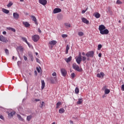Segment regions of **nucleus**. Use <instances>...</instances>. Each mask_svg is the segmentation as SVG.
Listing matches in <instances>:
<instances>
[{
    "label": "nucleus",
    "instance_id": "f257e3e1",
    "mask_svg": "<svg viewBox=\"0 0 124 124\" xmlns=\"http://www.w3.org/2000/svg\"><path fill=\"white\" fill-rule=\"evenodd\" d=\"M99 31L101 34H108L109 33V30L106 29V27L103 25L99 26Z\"/></svg>",
    "mask_w": 124,
    "mask_h": 124
},
{
    "label": "nucleus",
    "instance_id": "f03ea898",
    "mask_svg": "<svg viewBox=\"0 0 124 124\" xmlns=\"http://www.w3.org/2000/svg\"><path fill=\"white\" fill-rule=\"evenodd\" d=\"M72 67L73 69H75L77 71H78V72H82L83 69L82 68H80L79 66L78 65H77L76 63L73 64Z\"/></svg>",
    "mask_w": 124,
    "mask_h": 124
},
{
    "label": "nucleus",
    "instance_id": "7ed1b4c3",
    "mask_svg": "<svg viewBox=\"0 0 124 124\" xmlns=\"http://www.w3.org/2000/svg\"><path fill=\"white\" fill-rule=\"evenodd\" d=\"M86 56L87 58H93L94 52H93V51H89L86 54Z\"/></svg>",
    "mask_w": 124,
    "mask_h": 124
},
{
    "label": "nucleus",
    "instance_id": "20e7f679",
    "mask_svg": "<svg viewBox=\"0 0 124 124\" xmlns=\"http://www.w3.org/2000/svg\"><path fill=\"white\" fill-rule=\"evenodd\" d=\"M40 38V37L38 35H34L32 36V40L33 41H34V42H37V41L39 40Z\"/></svg>",
    "mask_w": 124,
    "mask_h": 124
},
{
    "label": "nucleus",
    "instance_id": "39448f33",
    "mask_svg": "<svg viewBox=\"0 0 124 124\" xmlns=\"http://www.w3.org/2000/svg\"><path fill=\"white\" fill-rule=\"evenodd\" d=\"M61 72L62 75L63 77H65V76H66V75L67 74V72L66 71V70L64 68H62L61 69Z\"/></svg>",
    "mask_w": 124,
    "mask_h": 124
},
{
    "label": "nucleus",
    "instance_id": "423d86ee",
    "mask_svg": "<svg viewBox=\"0 0 124 124\" xmlns=\"http://www.w3.org/2000/svg\"><path fill=\"white\" fill-rule=\"evenodd\" d=\"M76 62L78 64H80L81 63V62H82V56L79 55L78 57L76 59Z\"/></svg>",
    "mask_w": 124,
    "mask_h": 124
},
{
    "label": "nucleus",
    "instance_id": "0eeeda50",
    "mask_svg": "<svg viewBox=\"0 0 124 124\" xmlns=\"http://www.w3.org/2000/svg\"><path fill=\"white\" fill-rule=\"evenodd\" d=\"M50 82L51 84H55V82H58V78H57V77H55L53 78H51Z\"/></svg>",
    "mask_w": 124,
    "mask_h": 124
},
{
    "label": "nucleus",
    "instance_id": "6e6552de",
    "mask_svg": "<svg viewBox=\"0 0 124 124\" xmlns=\"http://www.w3.org/2000/svg\"><path fill=\"white\" fill-rule=\"evenodd\" d=\"M31 18L32 20L34 22L35 25H38V23H37V19H36V17H35L34 16H31Z\"/></svg>",
    "mask_w": 124,
    "mask_h": 124
},
{
    "label": "nucleus",
    "instance_id": "1a4fd4ad",
    "mask_svg": "<svg viewBox=\"0 0 124 124\" xmlns=\"http://www.w3.org/2000/svg\"><path fill=\"white\" fill-rule=\"evenodd\" d=\"M53 12L54 14H56V13H60V12H62V9H61L60 8H56L54 9Z\"/></svg>",
    "mask_w": 124,
    "mask_h": 124
},
{
    "label": "nucleus",
    "instance_id": "9d476101",
    "mask_svg": "<svg viewBox=\"0 0 124 124\" xmlns=\"http://www.w3.org/2000/svg\"><path fill=\"white\" fill-rule=\"evenodd\" d=\"M39 2L42 5H46L47 4V0H39Z\"/></svg>",
    "mask_w": 124,
    "mask_h": 124
},
{
    "label": "nucleus",
    "instance_id": "9b49d317",
    "mask_svg": "<svg viewBox=\"0 0 124 124\" xmlns=\"http://www.w3.org/2000/svg\"><path fill=\"white\" fill-rule=\"evenodd\" d=\"M81 21L84 24H86V25H88V24H89V23H90V21H89V20H88V19H87V18H86L85 17H82L81 18Z\"/></svg>",
    "mask_w": 124,
    "mask_h": 124
},
{
    "label": "nucleus",
    "instance_id": "f8f14e48",
    "mask_svg": "<svg viewBox=\"0 0 124 124\" xmlns=\"http://www.w3.org/2000/svg\"><path fill=\"white\" fill-rule=\"evenodd\" d=\"M106 88H107V87H106V86H105L103 87V90H104V89H105V93L106 94H108V93H110V90H109Z\"/></svg>",
    "mask_w": 124,
    "mask_h": 124
},
{
    "label": "nucleus",
    "instance_id": "ddd939ff",
    "mask_svg": "<svg viewBox=\"0 0 124 124\" xmlns=\"http://www.w3.org/2000/svg\"><path fill=\"white\" fill-rule=\"evenodd\" d=\"M0 41H1L2 42H6L7 40H6V38L4 37L2 35H0Z\"/></svg>",
    "mask_w": 124,
    "mask_h": 124
},
{
    "label": "nucleus",
    "instance_id": "4468645a",
    "mask_svg": "<svg viewBox=\"0 0 124 124\" xmlns=\"http://www.w3.org/2000/svg\"><path fill=\"white\" fill-rule=\"evenodd\" d=\"M13 17L14 19H19V16L18 13H13Z\"/></svg>",
    "mask_w": 124,
    "mask_h": 124
},
{
    "label": "nucleus",
    "instance_id": "2eb2a0df",
    "mask_svg": "<svg viewBox=\"0 0 124 124\" xmlns=\"http://www.w3.org/2000/svg\"><path fill=\"white\" fill-rule=\"evenodd\" d=\"M48 44H49V45H53V46H54L57 44V42L55 40L50 41L49 42Z\"/></svg>",
    "mask_w": 124,
    "mask_h": 124
},
{
    "label": "nucleus",
    "instance_id": "dca6fc26",
    "mask_svg": "<svg viewBox=\"0 0 124 124\" xmlns=\"http://www.w3.org/2000/svg\"><path fill=\"white\" fill-rule=\"evenodd\" d=\"M105 75L104 73L102 72L100 74H97V77H98V78H101V76L103 78Z\"/></svg>",
    "mask_w": 124,
    "mask_h": 124
},
{
    "label": "nucleus",
    "instance_id": "f3484780",
    "mask_svg": "<svg viewBox=\"0 0 124 124\" xmlns=\"http://www.w3.org/2000/svg\"><path fill=\"white\" fill-rule=\"evenodd\" d=\"M23 25H24L26 28H29V27L31 26V24L28 22H23Z\"/></svg>",
    "mask_w": 124,
    "mask_h": 124
},
{
    "label": "nucleus",
    "instance_id": "a211bd4d",
    "mask_svg": "<svg viewBox=\"0 0 124 124\" xmlns=\"http://www.w3.org/2000/svg\"><path fill=\"white\" fill-rule=\"evenodd\" d=\"M22 40H23V41H24V42H26V44L28 45V46L30 47L31 46V44H30V43H29V42H28V40H27V39L26 38V37H22Z\"/></svg>",
    "mask_w": 124,
    "mask_h": 124
},
{
    "label": "nucleus",
    "instance_id": "6ab92c4d",
    "mask_svg": "<svg viewBox=\"0 0 124 124\" xmlns=\"http://www.w3.org/2000/svg\"><path fill=\"white\" fill-rule=\"evenodd\" d=\"M100 16H101V15L99 13H94V16L95 17V18H96V19H98V18H100Z\"/></svg>",
    "mask_w": 124,
    "mask_h": 124
},
{
    "label": "nucleus",
    "instance_id": "aec40b11",
    "mask_svg": "<svg viewBox=\"0 0 124 124\" xmlns=\"http://www.w3.org/2000/svg\"><path fill=\"white\" fill-rule=\"evenodd\" d=\"M2 11L4 13H5V14H8V13H9V10H7L6 9L2 8Z\"/></svg>",
    "mask_w": 124,
    "mask_h": 124
},
{
    "label": "nucleus",
    "instance_id": "412c9836",
    "mask_svg": "<svg viewBox=\"0 0 124 124\" xmlns=\"http://www.w3.org/2000/svg\"><path fill=\"white\" fill-rule=\"evenodd\" d=\"M7 30L8 31H13V32H16V30L11 27L7 28Z\"/></svg>",
    "mask_w": 124,
    "mask_h": 124
},
{
    "label": "nucleus",
    "instance_id": "4be33fe9",
    "mask_svg": "<svg viewBox=\"0 0 124 124\" xmlns=\"http://www.w3.org/2000/svg\"><path fill=\"white\" fill-rule=\"evenodd\" d=\"M72 59V57L70 56L69 58L65 59V62H70Z\"/></svg>",
    "mask_w": 124,
    "mask_h": 124
},
{
    "label": "nucleus",
    "instance_id": "5701e85b",
    "mask_svg": "<svg viewBox=\"0 0 124 124\" xmlns=\"http://www.w3.org/2000/svg\"><path fill=\"white\" fill-rule=\"evenodd\" d=\"M41 83H42L41 89L42 90H43L44 88H45V82H44V80H42Z\"/></svg>",
    "mask_w": 124,
    "mask_h": 124
},
{
    "label": "nucleus",
    "instance_id": "b1692460",
    "mask_svg": "<svg viewBox=\"0 0 124 124\" xmlns=\"http://www.w3.org/2000/svg\"><path fill=\"white\" fill-rule=\"evenodd\" d=\"M32 118V115H30L29 116H28L27 117V121H28V122H30Z\"/></svg>",
    "mask_w": 124,
    "mask_h": 124
},
{
    "label": "nucleus",
    "instance_id": "393cba45",
    "mask_svg": "<svg viewBox=\"0 0 124 124\" xmlns=\"http://www.w3.org/2000/svg\"><path fill=\"white\" fill-rule=\"evenodd\" d=\"M64 111H65V110L63 108H61L59 110V112L60 113V114H62V113H64Z\"/></svg>",
    "mask_w": 124,
    "mask_h": 124
},
{
    "label": "nucleus",
    "instance_id": "a878e982",
    "mask_svg": "<svg viewBox=\"0 0 124 124\" xmlns=\"http://www.w3.org/2000/svg\"><path fill=\"white\" fill-rule=\"evenodd\" d=\"M62 102H59L56 104V108L58 109L60 108V106L62 105Z\"/></svg>",
    "mask_w": 124,
    "mask_h": 124
},
{
    "label": "nucleus",
    "instance_id": "bb28decb",
    "mask_svg": "<svg viewBox=\"0 0 124 124\" xmlns=\"http://www.w3.org/2000/svg\"><path fill=\"white\" fill-rule=\"evenodd\" d=\"M82 102H83V100L82 98H79L78 100V101H77V104H82Z\"/></svg>",
    "mask_w": 124,
    "mask_h": 124
},
{
    "label": "nucleus",
    "instance_id": "cd10ccee",
    "mask_svg": "<svg viewBox=\"0 0 124 124\" xmlns=\"http://www.w3.org/2000/svg\"><path fill=\"white\" fill-rule=\"evenodd\" d=\"M23 50V48L22 46H19L17 47V51H20L22 52Z\"/></svg>",
    "mask_w": 124,
    "mask_h": 124
},
{
    "label": "nucleus",
    "instance_id": "c85d7f7f",
    "mask_svg": "<svg viewBox=\"0 0 124 124\" xmlns=\"http://www.w3.org/2000/svg\"><path fill=\"white\" fill-rule=\"evenodd\" d=\"M15 115V112L12 111L8 114L9 117H12L13 116H14Z\"/></svg>",
    "mask_w": 124,
    "mask_h": 124
},
{
    "label": "nucleus",
    "instance_id": "c756f323",
    "mask_svg": "<svg viewBox=\"0 0 124 124\" xmlns=\"http://www.w3.org/2000/svg\"><path fill=\"white\" fill-rule=\"evenodd\" d=\"M69 49H70L69 45H67L66 46V51H65L66 54H68V50H69Z\"/></svg>",
    "mask_w": 124,
    "mask_h": 124
},
{
    "label": "nucleus",
    "instance_id": "7c9ffc66",
    "mask_svg": "<svg viewBox=\"0 0 124 124\" xmlns=\"http://www.w3.org/2000/svg\"><path fill=\"white\" fill-rule=\"evenodd\" d=\"M13 5V3L12 1L9 2V3L7 5V7H11Z\"/></svg>",
    "mask_w": 124,
    "mask_h": 124
},
{
    "label": "nucleus",
    "instance_id": "2f4dec72",
    "mask_svg": "<svg viewBox=\"0 0 124 124\" xmlns=\"http://www.w3.org/2000/svg\"><path fill=\"white\" fill-rule=\"evenodd\" d=\"M75 93L78 94L79 93V88L78 87H76L75 90Z\"/></svg>",
    "mask_w": 124,
    "mask_h": 124
},
{
    "label": "nucleus",
    "instance_id": "473e14b6",
    "mask_svg": "<svg viewBox=\"0 0 124 124\" xmlns=\"http://www.w3.org/2000/svg\"><path fill=\"white\" fill-rule=\"evenodd\" d=\"M17 117L19 119V120H20V121H24V119L22 118V116H21V115L17 114Z\"/></svg>",
    "mask_w": 124,
    "mask_h": 124
},
{
    "label": "nucleus",
    "instance_id": "72a5a7b5",
    "mask_svg": "<svg viewBox=\"0 0 124 124\" xmlns=\"http://www.w3.org/2000/svg\"><path fill=\"white\" fill-rule=\"evenodd\" d=\"M78 35L79 36H83V35H84V33L82 31H79L78 32Z\"/></svg>",
    "mask_w": 124,
    "mask_h": 124
},
{
    "label": "nucleus",
    "instance_id": "f704fd0d",
    "mask_svg": "<svg viewBox=\"0 0 124 124\" xmlns=\"http://www.w3.org/2000/svg\"><path fill=\"white\" fill-rule=\"evenodd\" d=\"M116 4H123V2L120 0H117L116 1Z\"/></svg>",
    "mask_w": 124,
    "mask_h": 124
},
{
    "label": "nucleus",
    "instance_id": "c9c22d12",
    "mask_svg": "<svg viewBox=\"0 0 124 124\" xmlns=\"http://www.w3.org/2000/svg\"><path fill=\"white\" fill-rule=\"evenodd\" d=\"M5 52L6 54V55H7L8 56V55H9V51L8 50V49H5Z\"/></svg>",
    "mask_w": 124,
    "mask_h": 124
},
{
    "label": "nucleus",
    "instance_id": "e433bc0d",
    "mask_svg": "<svg viewBox=\"0 0 124 124\" xmlns=\"http://www.w3.org/2000/svg\"><path fill=\"white\" fill-rule=\"evenodd\" d=\"M71 78H72V79H73L74 78V77H75V74L74 73H73L71 74Z\"/></svg>",
    "mask_w": 124,
    "mask_h": 124
},
{
    "label": "nucleus",
    "instance_id": "4c0bfd02",
    "mask_svg": "<svg viewBox=\"0 0 124 124\" xmlns=\"http://www.w3.org/2000/svg\"><path fill=\"white\" fill-rule=\"evenodd\" d=\"M65 27H68L69 28H70L71 25L70 23H65Z\"/></svg>",
    "mask_w": 124,
    "mask_h": 124
},
{
    "label": "nucleus",
    "instance_id": "58836bf2",
    "mask_svg": "<svg viewBox=\"0 0 124 124\" xmlns=\"http://www.w3.org/2000/svg\"><path fill=\"white\" fill-rule=\"evenodd\" d=\"M86 60H87V58L85 56L82 57V61L83 62H85V61H86Z\"/></svg>",
    "mask_w": 124,
    "mask_h": 124
},
{
    "label": "nucleus",
    "instance_id": "ea45409f",
    "mask_svg": "<svg viewBox=\"0 0 124 124\" xmlns=\"http://www.w3.org/2000/svg\"><path fill=\"white\" fill-rule=\"evenodd\" d=\"M44 104H45V103L44 102H42L40 107L42 109H43V106H44Z\"/></svg>",
    "mask_w": 124,
    "mask_h": 124
},
{
    "label": "nucleus",
    "instance_id": "a19ab883",
    "mask_svg": "<svg viewBox=\"0 0 124 124\" xmlns=\"http://www.w3.org/2000/svg\"><path fill=\"white\" fill-rule=\"evenodd\" d=\"M102 48V46L101 45H99L98 46V50H100Z\"/></svg>",
    "mask_w": 124,
    "mask_h": 124
},
{
    "label": "nucleus",
    "instance_id": "79ce46f5",
    "mask_svg": "<svg viewBox=\"0 0 124 124\" xmlns=\"http://www.w3.org/2000/svg\"><path fill=\"white\" fill-rule=\"evenodd\" d=\"M40 69H41L40 67H36V70L38 72V73H40Z\"/></svg>",
    "mask_w": 124,
    "mask_h": 124
},
{
    "label": "nucleus",
    "instance_id": "37998d69",
    "mask_svg": "<svg viewBox=\"0 0 124 124\" xmlns=\"http://www.w3.org/2000/svg\"><path fill=\"white\" fill-rule=\"evenodd\" d=\"M62 37H63V38H65V37H67V34H62Z\"/></svg>",
    "mask_w": 124,
    "mask_h": 124
},
{
    "label": "nucleus",
    "instance_id": "c03bdc74",
    "mask_svg": "<svg viewBox=\"0 0 124 124\" xmlns=\"http://www.w3.org/2000/svg\"><path fill=\"white\" fill-rule=\"evenodd\" d=\"M52 76H55V77H57V73L53 72L52 74Z\"/></svg>",
    "mask_w": 124,
    "mask_h": 124
},
{
    "label": "nucleus",
    "instance_id": "a18cd8bd",
    "mask_svg": "<svg viewBox=\"0 0 124 124\" xmlns=\"http://www.w3.org/2000/svg\"><path fill=\"white\" fill-rule=\"evenodd\" d=\"M36 61L37 62H38V63H40V60L38 59V58H36Z\"/></svg>",
    "mask_w": 124,
    "mask_h": 124
},
{
    "label": "nucleus",
    "instance_id": "49530a36",
    "mask_svg": "<svg viewBox=\"0 0 124 124\" xmlns=\"http://www.w3.org/2000/svg\"><path fill=\"white\" fill-rule=\"evenodd\" d=\"M21 63H22V62L21 61L17 62V65H21Z\"/></svg>",
    "mask_w": 124,
    "mask_h": 124
},
{
    "label": "nucleus",
    "instance_id": "de8ad7c7",
    "mask_svg": "<svg viewBox=\"0 0 124 124\" xmlns=\"http://www.w3.org/2000/svg\"><path fill=\"white\" fill-rule=\"evenodd\" d=\"M23 58H24V59L25 61H27L28 60V58H27V57H26V56H24Z\"/></svg>",
    "mask_w": 124,
    "mask_h": 124
},
{
    "label": "nucleus",
    "instance_id": "09e8293b",
    "mask_svg": "<svg viewBox=\"0 0 124 124\" xmlns=\"http://www.w3.org/2000/svg\"><path fill=\"white\" fill-rule=\"evenodd\" d=\"M34 101H35L36 102H37L38 101H40V99H35L34 100Z\"/></svg>",
    "mask_w": 124,
    "mask_h": 124
},
{
    "label": "nucleus",
    "instance_id": "8fccbe9b",
    "mask_svg": "<svg viewBox=\"0 0 124 124\" xmlns=\"http://www.w3.org/2000/svg\"><path fill=\"white\" fill-rule=\"evenodd\" d=\"M102 56V54H101V53H99L98 56L99 57V58H101Z\"/></svg>",
    "mask_w": 124,
    "mask_h": 124
},
{
    "label": "nucleus",
    "instance_id": "3c124183",
    "mask_svg": "<svg viewBox=\"0 0 124 124\" xmlns=\"http://www.w3.org/2000/svg\"><path fill=\"white\" fill-rule=\"evenodd\" d=\"M85 13H86V11L85 10H82V12H81L82 14H84Z\"/></svg>",
    "mask_w": 124,
    "mask_h": 124
},
{
    "label": "nucleus",
    "instance_id": "603ef678",
    "mask_svg": "<svg viewBox=\"0 0 124 124\" xmlns=\"http://www.w3.org/2000/svg\"><path fill=\"white\" fill-rule=\"evenodd\" d=\"M122 89L123 91H124V84L122 85Z\"/></svg>",
    "mask_w": 124,
    "mask_h": 124
},
{
    "label": "nucleus",
    "instance_id": "864d4df0",
    "mask_svg": "<svg viewBox=\"0 0 124 124\" xmlns=\"http://www.w3.org/2000/svg\"><path fill=\"white\" fill-rule=\"evenodd\" d=\"M0 119H1V120H3V116H2V115H0Z\"/></svg>",
    "mask_w": 124,
    "mask_h": 124
},
{
    "label": "nucleus",
    "instance_id": "5fc2aeb1",
    "mask_svg": "<svg viewBox=\"0 0 124 124\" xmlns=\"http://www.w3.org/2000/svg\"><path fill=\"white\" fill-rule=\"evenodd\" d=\"M3 34H6V31H4L2 32Z\"/></svg>",
    "mask_w": 124,
    "mask_h": 124
},
{
    "label": "nucleus",
    "instance_id": "6e6d98bb",
    "mask_svg": "<svg viewBox=\"0 0 124 124\" xmlns=\"http://www.w3.org/2000/svg\"><path fill=\"white\" fill-rule=\"evenodd\" d=\"M31 61H32V62H33V57L31 56Z\"/></svg>",
    "mask_w": 124,
    "mask_h": 124
},
{
    "label": "nucleus",
    "instance_id": "4d7b16f0",
    "mask_svg": "<svg viewBox=\"0 0 124 124\" xmlns=\"http://www.w3.org/2000/svg\"><path fill=\"white\" fill-rule=\"evenodd\" d=\"M38 32L41 33V30H40V29H38Z\"/></svg>",
    "mask_w": 124,
    "mask_h": 124
},
{
    "label": "nucleus",
    "instance_id": "13d9d810",
    "mask_svg": "<svg viewBox=\"0 0 124 124\" xmlns=\"http://www.w3.org/2000/svg\"><path fill=\"white\" fill-rule=\"evenodd\" d=\"M34 73L36 74V75H37V72L36 71H34Z\"/></svg>",
    "mask_w": 124,
    "mask_h": 124
},
{
    "label": "nucleus",
    "instance_id": "bf43d9fd",
    "mask_svg": "<svg viewBox=\"0 0 124 124\" xmlns=\"http://www.w3.org/2000/svg\"><path fill=\"white\" fill-rule=\"evenodd\" d=\"M82 56H85V52H82Z\"/></svg>",
    "mask_w": 124,
    "mask_h": 124
},
{
    "label": "nucleus",
    "instance_id": "052dcab7",
    "mask_svg": "<svg viewBox=\"0 0 124 124\" xmlns=\"http://www.w3.org/2000/svg\"><path fill=\"white\" fill-rule=\"evenodd\" d=\"M70 124H73V121H70Z\"/></svg>",
    "mask_w": 124,
    "mask_h": 124
},
{
    "label": "nucleus",
    "instance_id": "680f3d73",
    "mask_svg": "<svg viewBox=\"0 0 124 124\" xmlns=\"http://www.w3.org/2000/svg\"><path fill=\"white\" fill-rule=\"evenodd\" d=\"M35 55H36V56H37V55H38V53L36 52V53H35Z\"/></svg>",
    "mask_w": 124,
    "mask_h": 124
},
{
    "label": "nucleus",
    "instance_id": "e2e57ef3",
    "mask_svg": "<svg viewBox=\"0 0 124 124\" xmlns=\"http://www.w3.org/2000/svg\"><path fill=\"white\" fill-rule=\"evenodd\" d=\"M20 1L23 2V1H24V0H20Z\"/></svg>",
    "mask_w": 124,
    "mask_h": 124
},
{
    "label": "nucleus",
    "instance_id": "0e129e2a",
    "mask_svg": "<svg viewBox=\"0 0 124 124\" xmlns=\"http://www.w3.org/2000/svg\"><path fill=\"white\" fill-rule=\"evenodd\" d=\"M87 61H90V58H87Z\"/></svg>",
    "mask_w": 124,
    "mask_h": 124
},
{
    "label": "nucleus",
    "instance_id": "69168bd1",
    "mask_svg": "<svg viewBox=\"0 0 124 124\" xmlns=\"http://www.w3.org/2000/svg\"><path fill=\"white\" fill-rule=\"evenodd\" d=\"M14 58H15V57L13 56V60H14Z\"/></svg>",
    "mask_w": 124,
    "mask_h": 124
},
{
    "label": "nucleus",
    "instance_id": "338daca9",
    "mask_svg": "<svg viewBox=\"0 0 124 124\" xmlns=\"http://www.w3.org/2000/svg\"><path fill=\"white\" fill-rule=\"evenodd\" d=\"M88 10V8H86V9L85 10L86 11H87Z\"/></svg>",
    "mask_w": 124,
    "mask_h": 124
},
{
    "label": "nucleus",
    "instance_id": "774afa93",
    "mask_svg": "<svg viewBox=\"0 0 124 124\" xmlns=\"http://www.w3.org/2000/svg\"><path fill=\"white\" fill-rule=\"evenodd\" d=\"M123 70H124V67L123 68Z\"/></svg>",
    "mask_w": 124,
    "mask_h": 124
}]
</instances>
